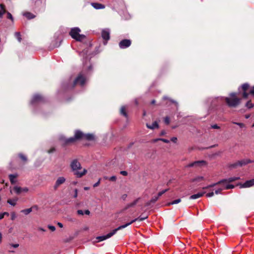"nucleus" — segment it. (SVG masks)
I'll list each match as a JSON object with an SVG mask.
<instances>
[{
	"label": "nucleus",
	"instance_id": "nucleus-8",
	"mask_svg": "<svg viewBox=\"0 0 254 254\" xmlns=\"http://www.w3.org/2000/svg\"><path fill=\"white\" fill-rule=\"evenodd\" d=\"M251 162H252V161H251V160L248 159H245L238 161V162L231 164L230 167L232 168H236L238 166L241 167Z\"/></svg>",
	"mask_w": 254,
	"mask_h": 254
},
{
	"label": "nucleus",
	"instance_id": "nucleus-47",
	"mask_svg": "<svg viewBox=\"0 0 254 254\" xmlns=\"http://www.w3.org/2000/svg\"><path fill=\"white\" fill-rule=\"evenodd\" d=\"M28 190H29V189L27 187L22 188V192H27V191H28Z\"/></svg>",
	"mask_w": 254,
	"mask_h": 254
},
{
	"label": "nucleus",
	"instance_id": "nucleus-55",
	"mask_svg": "<svg viewBox=\"0 0 254 254\" xmlns=\"http://www.w3.org/2000/svg\"><path fill=\"white\" fill-rule=\"evenodd\" d=\"M77 193H78V190L77 189H75L74 190V194L73 195V197L74 198H76L77 197Z\"/></svg>",
	"mask_w": 254,
	"mask_h": 254
},
{
	"label": "nucleus",
	"instance_id": "nucleus-25",
	"mask_svg": "<svg viewBox=\"0 0 254 254\" xmlns=\"http://www.w3.org/2000/svg\"><path fill=\"white\" fill-rule=\"evenodd\" d=\"M18 200V198L15 197L13 199H9L7 200V203L12 206H15L16 204V202Z\"/></svg>",
	"mask_w": 254,
	"mask_h": 254
},
{
	"label": "nucleus",
	"instance_id": "nucleus-5",
	"mask_svg": "<svg viewBox=\"0 0 254 254\" xmlns=\"http://www.w3.org/2000/svg\"><path fill=\"white\" fill-rule=\"evenodd\" d=\"M122 229H124V226H122L121 225L118 227V228L115 229L114 230H112L111 232L109 233L107 235L101 236H98L96 237V239L97 240V241L96 242H99L105 240L107 239H109L111 238L112 236H113L114 235H115L118 230H121Z\"/></svg>",
	"mask_w": 254,
	"mask_h": 254
},
{
	"label": "nucleus",
	"instance_id": "nucleus-46",
	"mask_svg": "<svg viewBox=\"0 0 254 254\" xmlns=\"http://www.w3.org/2000/svg\"><path fill=\"white\" fill-rule=\"evenodd\" d=\"M214 192L213 191L211 192H209V193H207L206 194V196L207 197H212L214 195Z\"/></svg>",
	"mask_w": 254,
	"mask_h": 254
},
{
	"label": "nucleus",
	"instance_id": "nucleus-64",
	"mask_svg": "<svg viewBox=\"0 0 254 254\" xmlns=\"http://www.w3.org/2000/svg\"><path fill=\"white\" fill-rule=\"evenodd\" d=\"M89 189V187H85L84 188V190H87Z\"/></svg>",
	"mask_w": 254,
	"mask_h": 254
},
{
	"label": "nucleus",
	"instance_id": "nucleus-18",
	"mask_svg": "<svg viewBox=\"0 0 254 254\" xmlns=\"http://www.w3.org/2000/svg\"><path fill=\"white\" fill-rule=\"evenodd\" d=\"M240 179V177H230L227 179H223L222 180L223 181V184H227L228 183H230L232 182H234L235 181L238 180Z\"/></svg>",
	"mask_w": 254,
	"mask_h": 254
},
{
	"label": "nucleus",
	"instance_id": "nucleus-48",
	"mask_svg": "<svg viewBox=\"0 0 254 254\" xmlns=\"http://www.w3.org/2000/svg\"><path fill=\"white\" fill-rule=\"evenodd\" d=\"M10 245L13 247V248H17L19 247V244H10Z\"/></svg>",
	"mask_w": 254,
	"mask_h": 254
},
{
	"label": "nucleus",
	"instance_id": "nucleus-27",
	"mask_svg": "<svg viewBox=\"0 0 254 254\" xmlns=\"http://www.w3.org/2000/svg\"><path fill=\"white\" fill-rule=\"evenodd\" d=\"M83 138H85L88 140H91L94 139V135L92 134H84Z\"/></svg>",
	"mask_w": 254,
	"mask_h": 254
},
{
	"label": "nucleus",
	"instance_id": "nucleus-10",
	"mask_svg": "<svg viewBox=\"0 0 254 254\" xmlns=\"http://www.w3.org/2000/svg\"><path fill=\"white\" fill-rule=\"evenodd\" d=\"M102 37L104 40V44L106 45L107 41L110 38V31L109 29H104L102 31Z\"/></svg>",
	"mask_w": 254,
	"mask_h": 254
},
{
	"label": "nucleus",
	"instance_id": "nucleus-12",
	"mask_svg": "<svg viewBox=\"0 0 254 254\" xmlns=\"http://www.w3.org/2000/svg\"><path fill=\"white\" fill-rule=\"evenodd\" d=\"M66 179L64 177H60L56 180L54 186V190H56L60 187V185L64 184Z\"/></svg>",
	"mask_w": 254,
	"mask_h": 254
},
{
	"label": "nucleus",
	"instance_id": "nucleus-9",
	"mask_svg": "<svg viewBox=\"0 0 254 254\" xmlns=\"http://www.w3.org/2000/svg\"><path fill=\"white\" fill-rule=\"evenodd\" d=\"M207 163L203 160L196 161L187 165V167H201L206 166Z\"/></svg>",
	"mask_w": 254,
	"mask_h": 254
},
{
	"label": "nucleus",
	"instance_id": "nucleus-58",
	"mask_svg": "<svg viewBox=\"0 0 254 254\" xmlns=\"http://www.w3.org/2000/svg\"><path fill=\"white\" fill-rule=\"evenodd\" d=\"M90 211L89 210H86L84 212V214H85L86 215H89L90 214Z\"/></svg>",
	"mask_w": 254,
	"mask_h": 254
},
{
	"label": "nucleus",
	"instance_id": "nucleus-38",
	"mask_svg": "<svg viewBox=\"0 0 254 254\" xmlns=\"http://www.w3.org/2000/svg\"><path fill=\"white\" fill-rule=\"evenodd\" d=\"M168 190V189H166V190H163L161 191H160L158 194V197L159 196H161L162 194H163L164 193H165L166 192H167V191Z\"/></svg>",
	"mask_w": 254,
	"mask_h": 254
},
{
	"label": "nucleus",
	"instance_id": "nucleus-59",
	"mask_svg": "<svg viewBox=\"0 0 254 254\" xmlns=\"http://www.w3.org/2000/svg\"><path fill=\"white\" fill-rule=\"evenodd\" d=\"M55 151V149L54 148H53L51 149L50 150H49L48 152L49 153H52V152H54Z\"/></svg>",
	"mask_w": 254,
	"mask_h": 254
},
{
	"label": "nucleus",
	"instance_id": "nucleus-7",
	"mask_svg": "<svg viewBox=\"0 0 254 254\" xmlns=\"http://www.w3.org/2000/svg\"><path fill=\"white\" fill-rule=\"evenodd\" d=\"M86 81V77L83 76L82 74L80 73L74 80L73 86H75L76 84H79L81 86H83L85 83Z\"/></svg>",
	"mask_w": 254,
	"mask_h": 254
},
{
	"label": "nucleus",
	"instance_id": "nucleus-30",
	"mask_svg": "<svg viewBox=\"0 0 254 254\" xmlns=\"http://www.w3.org/2000/svg\"><path fill=\"white\" fill-rule=\"evenodd\" d=\"M223 185V188L224 190L232 189L234 188V186L233 185H227L226 184H222Z\"/></svg>",
	"mask_w": 254,
	"mask_h": 254
},
{
	"label": "nucleus",
	"instance_id": "nucleus-15",
	"mask_svg": "<svg viewBox=\"0 0 254 254\" xmlns=\"http://www.w3.org/2000/svg\"><path fill=\"white\" fill-rule=\"evenodd\" d=\"M249 87V84L248 83H244L241 86V89L243 91V97L244 98H247L249 93L246 92V91Z\"/></svg>",
	"mask_w": 254,
	"mask_h": 254
},
{
	"label": "nucleus",
	"instance_id": "nucleus-42",
	"mask_svg": "<svg viewBox=\"0 0 254 254\" xmlns=\"http://www.w3.org/2000/svg\"><path fill=\"white\" fill-rule=\"evenodd\" d=\"M19 156L23 160H24V161H26L27 160L26 157L25 156H24V155H23L22 154H19Z\"/></svg>",
	"mask_w": 254,
	"mask_h": 254
},
{
	"label": "nucleus",
	"instance_id": "nucleus-43",
	"mask_svg": "<svg viewBox=\"0 0 254 254\" xmlns=\"http://www.w3.org/2000/svg\"><path fill=\"white\" fill-rule=\"evenodd\" d=\"M164 122L165 124L168 125L170 123V118L168 117H166L164 119Z\"/></svg>",
	"mask_w": 254,
	"mask_h": 254
},
{
	"label": "nucleus",
	"instance_id": "nucleus-62",
	"mask_svg": "<svg viewBox=\"0 0 254 254\" xmlns=\"http://www.w3.org/2000/svg\"><path fill=\"white\" fill-rule=\"evenodd\" d=\"M166 134V132L165 130H162L161 132V135H164V134Z\"/></svg>",
	"mask_w": 254,
	"mask_h": 254
},
{
	"label": "nucleus",
	"instance_id": "nucleus-51",
	"mask_svg": "<svg viewBox=\"0 0 254 254\" xmlns=\"http://www.w3.org/2000/svg\"><path fill=\"white\" fill-rule=\"evenodd\" d=\"M121 174H122V175L123 176H127V172L125 171H121L120 172Z\"/></svg>",
	"mask_w": 254,
	"mask_h": 254
},
{
	"label": "nucleus",
	"instance_id": "nucleus-4",
	"mask_svg": "<svg viewBox=\"0 0 254 254\" xmlns=\"http://www.w3.org/2000/svg\"><path fill=\"white\" fill-rule=\"evenodd\" d=\"M80 31V29L78 27H74L71 28L69 35L73 39L80 42L85 38L84 35L79 34Z\"/></svg>",
	"mask_w": 254,
	"mask_h": 254
},
{
	"label": "nucleus",
	"instance_id": "nucleus-16",
	"mask_svg": "<svg viewBox=\"0 0 254 254\" xmlns=\"http://www.w3.org/2000/svg\"><path fill=\"white\" fill-rule=\"evenodd\" d=\"M254 186V179L247 181L241 185V188H249Z\"/></svg>",
	"mask_w": 254,
	"mask_h": 254
},
{
	"label": "nucleus",
	"instance_id": "nucleus-17",
	"mask_svg": "<svg viewBox=\"0 0 254 254\" xmlns=\"http://www.w3.org/2000/svg\"><path fill=\"white\" fill-rule=\"evenodd\" d=\"M13 192H15L17 194H19L22 192V188L17 186H14L12 190H10L11 194H12Z\"/></svg>",
	"mask_w": 254,
	"mask_h": 254
},
{
	"label": "nucleus",
	"instance_id": "nucleus-11",
	"mask_svg": "<svg viewBox=\"0 0 254 254\" xmlns=\"http://www.w3.org/2000/svg\"><path fill=\"white\" fill-rule=\"evenodd\" d=\"M44 101V97L39 94H35L33 96L31 104L33 105L36 103L42 102Z\"/></svg>",
	"mask_w": 254,
	"mask_h": 254
},
{
	"label": "nucleus",
	"instance_id": "nucleus-1",
	"mask_svg": "<svg viewBox=\"0 0 254 254\" xmlns=\"http://www.w3.org/2000/svg\"><path fill=\"white\" fill-rule=\"evenodd\" d=\"M238 93H231L229 94V96L225 97V98L223 97H217L214 99H209L208 102H210L211 106H217L220 104V102L223 101L225 99L227 105L231 108H235L237 107L241 102V99L237 97Z\"/></svg>",
	"mask_w": 254,
	"mask_h": 254
},
{
	"label": "nucleus",
	"instance_id": "nucleus-13",
	"mask_svg": "<svg viewBox=\"0 0 254 254\" xmlns=\"http://www.w3.org/2000/svg\"><path fill=\"white\" fill-rule=\"evenodd\" d=\"M131 45V41L128 39H124L119 43V47L121 49H125L129 47Z\"/></svg>",
	"mask_w": 254,
	"mask_h": 254
},
{
	"label": "nucleus",
	"instance_id": "nucleus-31",
	"mask_svg": "<svg viewBox=\"0 0 254 254\" xmlns=\"http://www.w3.org/2000/svg\"><path fill=\"white\" fill-rule=\"evenodd\" d=\"M0 6L1 7V10H0V18H1L5 11L4 9V6L3 4H1Z\"/></svg>",
	"mask_w": 254,
	"mask_h": 254
},
{
	"label": "nucleus",
	"instance_id": "nucleus-61",
	"mask_svg": "<svg viewBox=\"0 0 254 254\" xmlns=\"http://www.w3.org/2000/svg\"><path fill=\"white\" fill-rule=\"evenodd\" d=\"M15 215L14 213H12L11 215V219L14 220L15 219Z\"/></svg>",
	"mask_w": 254,
	"mask_h": 254
},
{
	"label": "nucleus",
	"instance_id": "nucleus-37",
	"mask_svg": "<svg viewBox=\"0 0 254 254\" xmlns=\"http://www.w3.org/2000/svg\"><path fill=\"white\" fill-rule=\"evenodd\" d=\"M246 106L250 109V108H252L253 106H254V105L251 103V101H248L246 104Z\"/></svg>",
	"mask_w": 254,
	"mask_h": 254
},
{
	"label": "nucleus",
	"instance_id": "nucleus-28",
	"mask_svg": "<svg viewBox=\"0 0 254 254\" xmlns=\"http://www.w3.org/2000/svg\"><path fill=\"white\" fill-rule=\"evenodd\" d=\"M139 199V198H137L135 200H134L132 202L128 204L126 208L127 209L128 208L134 206V205H135L137 204Z\"/></svg>",
	"mask_w": 254,
	"mask_h": 254
},
{
	"label": "nucleus",
	"instance_id": "nucleus-44",
	"mask_svg": "<svg viewBox=\"0 0 254 254\" xmlns=\"http://www.w3.org/2000/svg\"><path fill=\"white\" fill-rule=\"evenodd\" d=\"M224 190V189L223 188V187H222V188H219V189H217V190H215V193L216 194H219V193H220L221 192V191L222 190Z\"/></svg>",
	"mask_w": 254,
	"mask_h": 254
},
{
	"label": "nucleus",
	"instance_id": "nucleus-35",
	"mask_svg": "<svg viewBox=\"0 0 254 254\" xmlns=\"http://www.w3.org/2000/svg\"><path fill=\"white\" fill-rule=\"evenodd\" d=\"M105 179L106 180H109V181H112V182H115L116 181V179H117V178L115 176H113L110 178L108 177H104Z\"/></svg>",
	"mask_w": 254,
	"mask_h": 254
},
{
	"label": "nucleus",
	"instance_id": "nucleus-34",
	"mask_svg": "<svg viewBox=\"0 0 254 254\" xmlns=\"http://www.w3.org/2000/svg\"><path fill=\"white\" fill-rule=\"evenodd\" d=\"M181 201V199L180 198H178L177 199H176V200H173V201H172L171 202H170L168 204V205H173V204H178L179 203V202H180Z\"/></svg>",
	"mask_w": 254,
	"mask_h": 254
},
{
	"label": "nucleus",
	"instance_id": "nucleus-45",
	"mask_svg": "<svg viewBox=\"0 0 254 254\" xmlns=\"http://www.w3.org/2000/svg\"><path fill=\"white\" fill-rule=\"evenodd\" d=\"M48 228L52 231H55L56 230V228L55 226H52V225H49L48 226Z\"/></svg>",
	"mask_w": 254,
	"mask_h": 254
},
{
	"label": "nucleus",
	"instance_id": "nucleus-53",
	"mask_svg": "<svg viewBox=\"0 0 254 254\" xmlns=\"http://www.w3.org/2000/svg\"><path fill=\"white\" fill-rule=\"evenodd\" d=\"M170 101H171L172 103L175 104V105H176V106L177 108H178V103L176 101H174V100H173L170 99Z\"/></svg>",
	"mask_w": 254,
	"mask_h": 254
},
{
	"label": "nucleus",
	"instance_id": "nucleus-56",
	"mask_svg": "<svg viewBox=\"0 0 254 254\" xmlns=\"http://www.w3.org/2000/svg\"><path fill=\"white\" fill-rule=\"evenodd\" d=\"M171 140L172 141H173V142L175 143V142H176V141L177 140V138L176 137H173L171 138Z\"/></svg>",
	"mask_w": 254,
	"mask_h": 254
},
{
	"label": "nucleus",
	"instance_id": "nucleus-57",
	"mask_svg": "<svg viewBox=\"0 0 254 254\" xmlns=\"http://www.w3.org/2000/svg\"><path fill=\"white\" fill-rule=\"evenodd\" d=\"M250 93L254 95V86L252 88V89L250 90Z\"/></svg>",
	"mask_w": 254,
	"mask_h": 254
},
{
	"label": "nucleus",
	"instance_id": "nucleus-60",
	"mask_svg": "<svg viewBox=\"0 0 254 254\" xmlns=\"http://www.w3.org/2000/svg\"><path fill=\"white\" fill-rule=\"evenodd\" d=\"M58 225L60 227V228H62L63 227V225L62 223L61 222H58Z\"/></svg>",
	"mask_w": 254,
	"mask_h": 254
},
{
	"label": "nucleus",
	"instance_id": "nucleus-40",
	"mask_svg": "<svg viewBox=\"0 0 254 254\" xmlns=\"http://www.w3.org/2000/svg\"><path fill=\"white\" fill-rule=\"evenodd\" d=\"M233 123L238 125L241 128L245 127V125L243 123H236V122H233Z\"/></svg>",
	"mask_w": 254,
	"mask_h": 254
},
{
	"label": "nucleus",
	"instance_id": "nucleus-49",
	"mask_svg": "<svg viewBox=\"0 0 254 254\" xmlns=\"http://www.w3.org/2000/svg\"><path fill=\"white\" fill-rule=\"evenodd\" d=\"M159 139L160 140L162 141L163 142H164L165 143H168L170 142V141L169 140L164 139V138H160Z\"/></svg>",
	"mask_w": 254,
	"mask_h": 254
},
{
	"label": "nucleus",
	"instance_id": "nucleus-54",
	"mask_svg": "<svg viewBox=\"0 0 254 254\" xmlns=\"http://www.w3.org/2000/svg\"><path fill=\"white\" fill-rule=\"evenodd\" d=\"M211 127L214 129H218L219 128V127L217 125H213L211 126Z\"/></svg>",
	"mask_w": 254,
	"mask_h": 254
},
{
	"label": "nucleus",
	"instance_id": "nucleus-63",
	"mask_svg": "<svg viewBox=\"0 0 254 254\" xmlns=\"http://www.w3.org/2000/svg\"><path fill=\"white\" fill-rule=\"evenodd\" d=\"M250 117V114H248V115H245V118L246 119H249Z\"/></svg>",
	"mask_w": 254,
	"mask_h": 254
},
{
	"label": "nucleus",
	"instance_id": "nucleus-19",
	"mask_svg": "<svg viewBox=\"0 0 254 254\" xmlns=\"http://www.w3.org/2000/svg\"><path fill=\"white\" fill-rule=\"evenodd\" d=\"M204 193H205V191L198 192L197 193L191 195L190 197V199H195L198 198L202 196Z\"/></svg>",
	"mask_w": 254,
	"mask_h": 254
},
{
	"label": "nucleus",
	"instance_id": "nucleus-32",
	"mask_svg": "<svg viewBox=\"0 0 254 254\" xmlns=\"http://www.w3.org/2000/svg\"><path fill=\"white\" fill-rule=\"evenodd\" d=\"M120 112H121V114H122L123 116H124L126 117H127V114L126 112L125 107H124V106L122 107L121 108Z\"/></svg>",
	"mask_w": 254,
	"mask_h": 254
},
{
	"label": "nucleus",
	"instance_id": "nucleus-50",
	"mask_svg": "<svg viewBox=\"0 0 254 254\" xmlns=\"http://www.w3.org/2000/svg\"><path fill=\"white\" fill-rule=\"evenodd\" d=\"M100 180H101V179H99L98 181L93 185V187H96L98 186L99 185V184H100Z\"/></svg>",
	"mask_w": 254,
	"mask_h": 254
},
{
	"label": "nucleus",
	"instance_id": "nucleus-24",
	"mask_svg": "<svg viewBox=\"0 0 254 254\" xmlns=\"http://www.w3.org/2000/svg\"><path fill=\"white\" fill-rule=\"evenodd\" d=\"M23 15L28 19H31L35 17V15L34 14L29 12H25Z\"/></svg>",
	"mask_w": 254,
	"mask_h": 254
},
{
	"label": "nucleus",
	"instance_id": "nucleus-36",
	"mask_svg": "<svg viewBox=\"0 0 254 254\" xmlns=\"http://www.w3.org/2000/svg\"><path fill=\"white\" fill-rule=\"evenodd\" d=\"M158 199V196H155L153 197L150 201L149 202H148L147 203V205H149L151 203H154Z\"/></svg>",
	"mask_w": 254,
	"mask_h": 254
},
{
	"label": "nucleus",
	"instance_id": "nucleus-39",
	"mask_svg": "<svg viewBox=\"0 0 254 254\" xmlns=\"http://www.w3.org/2000/svg\"><path fill=\"white\" fill-rule=\"evenodd\" d=\"M7 18L11 20V21H13V18L12 17V15L9 12H7Z\"/></svg>",
	"mask_w": 254,
	"mask_h": 254
},
{
	"label": "nucleus",
	"instance_id": "nucleus-6",
	"mask_svg": "<svg viewBox=\"0 0 254 254\" xmlns=\"http://www.w3.org/2000/svg\"><path fill=\"white\" fill-rule=\"evenodd\" d=\"M32 6L34 8L40 10L41 8H43L45 5V0H30Z\"/></svg>",
	"mask_w": 254,
	"mask_h": 254
},
{
	"label": "nucleus",
	"instance_id": "nucleus-33",
	"mask_svg": "<svg viewBox=\"0 0 254 254\" xmlns=\"http://www.w3.org/2000/svg\"><path fill=\"white\" fill-rule=\"evenodd\" d=\"M15 37L17 39L18 41L20 42L21 41V34L20 32H16L14 34Z\"/></svg>",
	"mask_w": 254,
	"mask_h": 254
},
{
	"label": "nucleus",
	"instance_id": "nucleus-3",
	"mask_svg": "<svg viewBox=\"0 0 254 254\" xmlns=\"http://www.w3.org/2000/svg\"><path fill=\"white\" fill-rule=\"evenodd\" d=\"M84 133L80 130H76L75 132L74 137H71L68 139L65 138L64 136H61L60 139L63 141L64 144H68L75 141L76 139L83 138Z\"/></svg>",
	"mask_w": 254,
	"mask_h": 254
},
{
	"label": "nucleus",
	"instance_id": "nucleus-41",
	"mask_svg": "<svg viewBox=\"0 0 254 254\" xmlns=\"http://www.w3.org/2000/svg\"><path fill=\"white\" fill-rule=\"evenodd\" d=\"M5 215H6L8 216L9 215V214L7 212H3L2 213H0V220L2 219L4 217Z\"/></svg>",
	"mask_w": 254,
	"mask_h": 254
},
{
	"label": "nucleus",
	"instance_id": "nucleus-29",
	"mask_svg": "<svg viewBox=\"0 0 254 254\" xmlns=\"http://www.w3.org/2000/svg\"><path fill=\"white\" fill-rule=\"evenodd\" d=\"M204 180V178L202 176H198L191 180L192 182H200Z\"/></svg>",
	"mask_w": 254,
	"mask_h": 254
},
{
	"label": "nucleus",
	"instance_id": "nucleus-21",
	"mask_svg": "<svg viewBox=\"0 0 254 254\" xmlns=\"http://www.w3.org/2000/svg\"><path fill=\"white\" fill-rule=\"evenodd\" d=\"M33 208H35L36 209H37L38 206L37 205H34L32 207L22 210L21 211V212L22 213H24L25 215H28V214H29L30 213H31L32 212Z\"/></svg>",
	"mask_w": 254,
	"mask_h": 254
},
{
	"label": "nucleus",
	"instance_id": "nucleus-20",
	"mask_svg": "<svg viewBox=\"0 0 254 254\" xmlns=\"http://www.w3.org/2000/svg\"><path fill=\"white\" fill-rule=\"evenodd\" d=\"M18 177L17 174H10L9 175V180L12 184H14L16 183V178Z\"/></svg>",
	"mask_w": 254,
	"mask_h": 254
},
{
	"label": "nucleus",
	"instance_id": "nucleus-52",
	"mask_svg": "<svg viewBox=\"0 0 254 254\" xmlns=\"http://www.w3.org/2000/svg\"><path fill=\"white\" fill-rule=\"evenodd\" d=\"M77 212V214L79 215H83L84 214V211L82 210H78Z\"/></svg>",
	"mask_w": 254,
	"mask_h": 254
},
{
	"label": "nucleus",
	"instance_id": "nucleus-2",
	"mask_svg": "<svg viewBox=\"0 0 254 254\" xmlns=\"http://www.w3.org/2000/svg\"><path fill=\"white\" fill-rule=\"evenodd\" d=\"M70 167L72 171L74 172V175L78 178H80L86 174L87 170L84 169L82 172H79L78 170L81 168L80 162L77 159L73 160L70 163Z\"/></svg>",
	"mask_w": 254,
	"mask_h": 254
},
{
	"label": "nucleus",
	"instance_id": "nucleus-23",
	"mask_svg": "<svg viewBox=\"0 0 254 254\" xmlns=\"http://www.w3.org/2000/svg\"><path fill=\"white\" fill-rule=\"evenodd\" d=\"M146 127L148 128L153 129H155V128H158L159 127V125H158V124L157 123V122L155 121V122H153L152 124L151 125H149L148 124H146Z\"/></svg>",
	"mask_w": 254,
	"mask_h": 254
},
{
	"label": "nucleus",
	"instance_id": "nucleus-26",
	"mask_svg": "<svg viewBox=\"0 0 254 254\" xmlns=\"http://www.w3.org/2000/svg\"><path fill=\"white\" fill-rule=\"evenodd\" d=\"M223 181H222V180H220V181L218 182L217 183H214V184H212L211 185H208L205 187H203L202 189L203 190H205V189H208V188H212V187H213L217 185H219V184H223Z\"/></svg>",
	"mask_w": 254,
	"mask_h": 254
},
{
	"label": "nucleus",
	"instance_id": "nucleus-22",
	"mask_svg": "<svg viewBox=\"0 0 254 254\" xmlns=\"http://www.w3.org/2000/svg\"><path fill=\"white\" fill-rule=\"evenodd\" d=\"M92 6L96 9H103L105 8V6L99 3L93 2L91 3Z\"/></svg>",
	"mask_w": 254,
	"mask_h": 254
},
{
	"label": "nucleus",
	"instance_id": "nucleus-14",
	"mask_svg": "<svg viewBox=\"0 0 254 254\" xmlns=\"http://www.w3.org/2000/svg\"><path fill=\"white\" fill-rule=\"evenodd\" d=\"M147 217H148L147 216H140L138 218H136L131 220L130 222L127 223L124 225H122V226H124V228H125L126 227H127L128 226L130 225V224H131L132 223H133V222H134L136 221H143V220L146 219Z\"/></svg>",
	"mask_w": 254,
	"mask_h": 254
}]
</instances>
